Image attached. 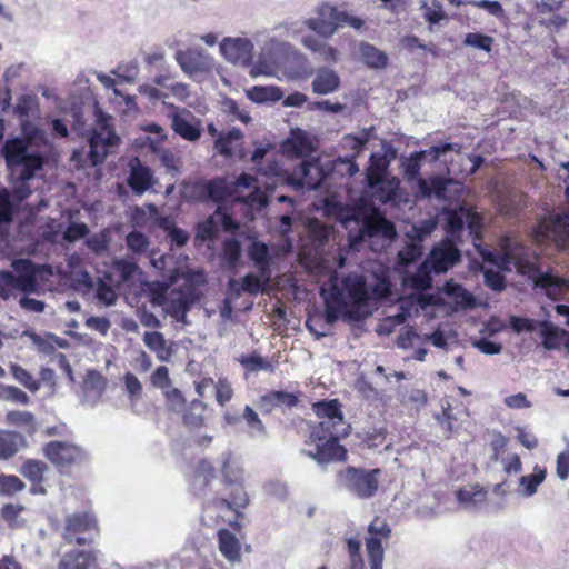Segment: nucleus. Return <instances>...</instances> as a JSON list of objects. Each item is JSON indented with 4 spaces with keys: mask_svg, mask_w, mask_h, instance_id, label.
Segmentation results:
<instances>
[{
    "mask_svg": "<svg viewBox=\"0 0 569 569\" xmlns=\"http://www.w3.org/2000/svg\"><path fill=\"white\" fill-rule=\"evenodd\" d=\"M546 470L535 468L532 475L522 476L519 480V493L523 497H531L537 492L538 487L545 481Z\"/></svg>",
    "mask_w": 569,
    "mask_h": 569,
    "instance_id": "44",
    "label": "nucleus"
},
{
    "mask_svg": "<svg viewBox=\"0 0 569 569\" xmlns=\"http://www.w3.org/2000/svg\"><path fill=\"white\" fill-rule=\"evenodd\" d=\"M246 94L254 103L276 102L283 98V92L276 86H254Z\"/></svg>",
    "mask_w": 569,
    "mask_h": 569,
    "instance_id": "38",
    "label": "nucleus"
},
{
    "mask_svg": "<svg viewBox=\"0 0 569 569\" xmlns=\"http://www.w3.org/2000/svg\"><path fill=\"white\" fill-rule=\"evenodd\" d=\"M46 457L54 465L67 467L80 461L84 453L73 445L51 441L44 447Z\"/></svg>",
    "mask_w": 569,
    "mask_h": 569,
    "instance_id": "22",
    "label": "nucleus"
},
{
    "mask_svg": "<svg viewBox=\"0 0 569 569\" xmlns=\"http://www.w3.org/2000/svg\"><path fill=\"white\" fill-rule=\"evenodd\" d=\"M23 442V437L17 432L0 431V459L13 457Z\"/></svg>",
    "mask_w": 569,
    "mask_h": 569,
    "instance_id": "40",
    "label": "nucleus"
},
{
    "mask_svg": "<svg viewBox=\"0 0 569 569\" xmlns=\"http://www.w3.org/2000/svg\"><path fill=\"white\" fill-rule=\"evenodd\" d=\"M50 144L47 132L32 121H22V133L8 139L1 149L16 199L24 200L32 190L29 181L42 171Z\"/></svg>",
    "mask_w": 569,
    "mask_h": 569,
    "instance_id": "2",
    "label": "nucleus"
},
{
    "mask_svg": "<svg viewBox=\"0 0 569 569\" xmlns=\"http://www.w3.org/2000/svg\"><path fill=\"white\" fill-rule=\"evenodd\" d=\"M319 422L311 428L301 453L319 465L345 460L346 449L338 439L349 433L337 400L321 401L313 405Z\"/></svg>",
    "mask_w": 569,
    "mask_h": 569,
    "instance_id": "3",
    "label": "nucleus"
},
{
    "mask_svg": "<svg viewBox=\"0 0 569 569\" xmlns=\"http://www.w3.org/2000/svg\"><path fill=\"white\" fill-rule=\"evenodd\" d=\"M146 290L153 306L163 307L168 298V287L163 282L152 281L146 284Z\"/></svg>",
    "mask_w": 569,
    "mask_h": 569,
    "instance_id": "53",
    "label": "nucleus"
},
{
    "mask_svg": "<svg viewBox=\"0 0 569 569\" xmlns=\"http://www.w3.org/2000/svg\"><path fill=\"white\" fill-rule=\"evenodd\" d=\"M338 218L345 229L348 231V241L351 249L366 239H381L383 242H391L396 236V227L379 213L365 217L359 209L338 208Z\"/></svg>",
    "mask_w": 569,
    "mask_h": 569,
    "instance_id": "5",
    "label": "nucleus"
},
{
    "mask_svg": "<svg viewBox=\"0 0 569 569\" xmlns=\"http://www.w3.org/2000/svg\"><path fill=\"white\" fill-rule=\"evenodd\" d=\"M46 463L38 460H28L21 467V473L33 482H40L46 470Z\"/></svg>",
    "mask_w": 569,
    "mask_h": 569,
    "instance_id": "55",
    "label": "nucleus"
},
{
    "mask_svg": "<svg viewBox=\"0 0 569 569\" xmlns=\"http://www.w3.org/2000/svg\"><path fill=\"white\" fill-rule=\"evenodd\" d=\"M340 78L329 68H320L312 81V90L319 94H328L338 90Z\"/></svg>",
    "mask_w": 569,
    "mask_h": 569,
    "instance_id": "32",
    "label": "nucleus"
},
{
    "mask_svg": "<svg viewBox=\"0 0 569 569\" xmlns=\"http://www.w3.org/2000/svg\"><path fill=\"white\" fill-rule=\"evenodd\" d=\"M460 251L451 241H442L429 253L415 273L403 277L406 288L425 291L432 286L431 272L443 273L460 261Z\"/></svg>",
    "mask_w": 569,
    "mask_h": 569,
    "instance_id": "6",
    "label": "nucleus"
},
{
    "mask_svg": "<svg viewBox=\"0 0 569 569\" xmlns=\"http://www.w3.org/2000/svg\"><path fill=\"white\" fill-rule=\"evenodd\" d=\"M166 117L170 120V127L182 139L194 142L202 133V121L190 110L163 102Z\"/></svg>",
    "mask_w": 569,
    "mask_h": 569,
    "instance_id": "12",
    "label": "nucleus"
},
{
    "mask_svg": "<svg viewBox=\"0 0 569 569\" xmlns=\"http://www.w3.org/2000/svg\"><path fill=\"white\" fill-rule=\"evenodd\" d=\"M177 61L181 69L193 80L199 81L202 76L213 67V58L197 50L177 53Z\"/></svg>",
    "mask_w": 569,
    "mask_h": 569,
    "instance_id": "19",
    "label": "nucleus"
},
{
    "mask_svg": "<svg viewBox=\"0 0 569 569\" xmlns=\"http://www.w3.org/2000/svg\"><path fill=\"white\" fill-rule=\"evenodd\" d=\"M221 472L227 483L242 486L244 479L243 468L230 451L221 456Z\"/></svg>",
    "mask_w": 569,
    "mask_h": 569,
    "instance_id": "30",
    "label": "nucleus"
},
{
    "mask_svg": "<svg viewBox=\"0 0 569 569\" xmlns=\"http://www.w3.org/2000/svg\"><path fill=\"white\" fill-rule=\"evenodd\" d=\"M455 149L452 143H443L433 146L429 150L418 151L411 153L409 157L401 158V169L403 177L407 181L417 179L418 193L422 198L435 196L439 200L447 199V182L440 177H432L430 179L419 178L422 160L426 156L432 154L433 160L440 156Z\"/></svg>",
    "mask_w": 569,
    "mask_h": 569,
    "instance_id": "7",
    "label": "nucleus"
},
{
    "mask_svg": "<svg viewBox=\"0 0 569 569\" xmlns=\"http://www.w3.org/2000/svg\"><path fill=\"white\" fill-rule=\"evenodd\" d=\"M371 133L372 128L365 129L357 134H346L342 138V147L352 152L349 157L356 158L362 152L366 143L371 137Z\"/></svg>",
    "mask_w": 569,
    "mask_h": 569,
    "instance_id": "45",
    "label": "nucleus"
},
{
    "mask_svg": "<svg viewBox=\"0 0 569 569\" xmlns=\"http://www.w3.org/2000/svg\"><path fill=\"white\" fill-rule=\"evenodd\" d=\"M0 392L2 393V398L8 401L22 405L30 402L29 396L18 387L0 383Z\"/></svg>",
    "mask_w": 569,
    "mask_h": 569,
    "instance_id": "58",
    "label": "nucleus"
},
{
    "mask_svg": "<svg viewBox=\"0 0 569 569\" xmlns=\"http://www.w3.org/2000/svg\"><path fill=\"white\" fill-rule=\"evenodd\" d=\"M359 54L361 60L370 68L379 69L387 66V54L370 43H361Z\"/></svg>",
    "mask_w": 569,
    "mask_h": 569,
    "instance_id": "41",
    "label": "nucleus"
},
{
    "mask_svg": "<svg viewBox=\"0 0 569 569\" xmlns=\"http://www.w3.org/2000/svg\"><path fill=\"white\" fill-rule=\"evenodd\" d=\"M194 302V296L191 290H171L163 305L167 315L179 322H186V316Z\"/></svg>",
    "mask_w": 569,
    "mask_h": 569,
    "instance_id": "23",
    "label": "nucleus"
},
{
    "mask_svg": "<svg viewBox=\"0 0 569 569\" xmlns=\"http://www.w3.org/2000/svg\"><path fill=\"white\" fill-rule=\"evenodd\" d=\"M97 521L90 512H74L67 517L62 537L68 543L87 545L94 538Z\"/></svg>",
    "mask_w": 569,
    "mask_h": 569,
    "instance_id": "13",
    "label": "nucleus"
},
{
    "mask_svg": "<svg viewBox=\"0 0 569 569\" xmlns=\"http://www.w3.org/2000/svg\"><path fill=\"white\" fill-rule=\"evenodd\" d=\"M217 222H221L223 228L228 231L238 229V224L227 213L219 209L214 216L210 217L207 222L200 226L199 236L203 239L210 238L214 232V224Z\"/></svg>",
    "mask_w": 569,
    "mask_h": 569,
    "instance_id": "43",
    "label": "nucleus"
},
{
    "mask_svg": "<svg viewBox=\"0 0 569 569\" xmlns=\"http://www.w3.org/2000/svg\"><path fill=\"white\" fill-rule=\"evenodd\" d=\"M443 292L448 297V299L455 305V308H472L475 306L473 296L462 288L459 283L453 281L446 282L443 287Z\"/></svg>",
    "mask_w": 569,
    "mask_h": 569,
    "instance_id": "35",
    "label": "nucleus"
},
{
    "mask_svg": "<svg viewBox=\"0 0 569 569\" xmlns=\"http://www.w3.org/2000/svg\"><path fill=\"white\" fill-rule=\"evenodd\" d=\"M10 370L13 378L31 392H36L40 389V382L36 380L24 368L12 363L10 366Z\"/></svg>",
    "mask_w": 569,
    "mask_h": 569,
    "instance_id": "52",
    "label": "nucleus"
},
{
    "mask_svg": "<svg viewBox=\"0 0 569 569\" xmlns=\"http://www.w3.org/2000/svg\"><path fill=\"white\" fill-rule=\"evenodd\" d=\"M91 555L86 551L67 553L60 561L58 569H88Z\"/></svg>",
    "mask_w": 569,
    "mask_h": 569,
    "instance_id": "47",
    "label": "nucleus"
},
{
    "mask_svg": "<svg viewBox=\"0 0 569 569\" xmlns=\"http://www.w3.org/2000/svg\"><path fill=\"white\" fill-rule=\"evenodd\" d=\"M113 73L122 81L132 83L139 74V66L137 61L121 63L117 67Z\"/></svg>",
    "mask_w": 569,
    "mask_h": 569,
    "instance_id": "56",
    "label": "nucleus"
},
{
    "mask_svg": "<svg viewBox=\"0 0 569 569\" xmlns=\"http://www.w3.org/2000/svg\"><path fill=\"white\" fill-rule=\"evenodd\" d=\"M80 282L87 287H94L97 299L104 306H113L116 303L118 299L117 292L106 280L99 278L94 283L89 273L83 272Z\"/></svg>",
    "mask_w": 569,
    "mask_h": 569,
    "instance_id": "33",
    "label": "nucleus"
},
{
    "mask_svg": "<svg viewBox=\"0 0 569 569\" xmlns=\"http://www.w3.org/2000/svg\"><path fill=\"white\" fill-rule=\"evenodd\" d=\"M11 271H0V297L8 300L17 292L36 293L39 284V267L29 259H18L11 264Z\"/></svg>",
    "mask_w": 569,
    "mask_h": 569,
    "instance_id": "10",
    "label": "nucleus"
},
{
    "mask_svg": "<svg viewBox=\"0 0 569 569\" xmlns=\"http://www.w3.org/2000/svg\"><path fill=\"white\" fill-rule=\"evenodd\" d=\"M249 240L248 256L260 272L261 278L267 282L270 279V266L273 262V258L278 254L277 250L258 238L250 237Z\"/></svg>",
    "mask_w": 569,
    "mask_h": 569,
    "instance_id": "20",
    "label": "nucleus"
},
{
    "mask_svg": "<svg viewBox=\"0 0 569 569\" xmlns=\"http://www.w3.org/2000/svg\"><path fill=\"white\" fill-rule=\"evenodd\" d=\"M422 292L423 291H416L415 293H410L407 299H400V308L402 311L392 317V322L395 325H401L406 321L413 305H419L420 307H425L427 305V299Z\"/></svg>",
    "mask_w": 569,
    "mask_h": 569,
    "instance_id": "46",
    "label": "nucleus"
},
{
    "mask_svg": "<svg viewBox=\"0 0 569 569\" xmlns=\"http://www.w3.org/2000/svg\"><path fill=\"white\" fill-rule=\"evenodd\" d=\"M391 530L385 520L375 518L369 525L366 548L370 569H382L383 548L382 541L388 540Z\"/></svg>",
    "mask_w": 569,
    "mask_h": 569,
    "instance_id": "15",
    "label": "nucleus"
},
{
    "mask_svg": "<svg viewBox=\"0 0 569 569\" xmlns=\"http://www.w3.org/2000/svg\"><path fill=\"white\" fill-rule=\"evenodd\" d=\"M22 201L16 199L14 189L12 192L7 188L0 189V231L12 221L13 214Z\"/></svg>",
    "mask_w": 569,
    "mask_h": 569,
    "instance_id": "34",
    "label": "nucleus"
},
{
    "mask_svg": "<svg viewBox=\"0 0 569 569\" xmlns=\"http://www.w3.org/2000/svg\"><path fill=\"white\" fill-rule=\"evenodd\" d=\"M539 333L542 338V347L546 350H557L561 347L562 340L569 337V333L561 328H558L550 321L539 322Z\"/></svg>",
    "mask_w": 569,
    "mask_h": 569,
    "instance_id": "31",
    "label": "nucleus"
},
{
    "mask_svg": "<svg viewBox=\"0 0 569 569\" xmlns=\"http://www.w3.org/2000/svg\"><path fill=\"white\" fill-rule=\"evenodd\" d=\"M216 400L226 406L233 397V388L226 378H220L214 386Z\"/></svg>",
    "mask_w": 569,
    "mask_h": 569,
    "instance_id": "60",
    "label": "nucleus"
},
{
    "mask_svg": "<svg viewBox=\"0 0 569 569\" xmlns=\"http://www.w3.org/2000/svg\"><path fill=\"white\" fill-rule=\"evenodd\" d=\"M6 421L16 427H20L28 432L36 430L34 416L29 411H9L6 415Z\"/></svg>",
    "mask_w": 569,
    "mask_h": 569,
    "instance_id": "49",
    "label": "nucleus"
},
{
    "mask_svg": "<svg viewBox=\"0 0 569 569\" xmlns=\"http://www.w3.org/2000/svg\"><path fill=\"white\" fill-rule=\"evenodd\" d=\"M242 132L239 129H231L220 136L214 142V149L219 154L231 157L240 150Z\"/></svg>",
    "mask_w": 569,
    "mask_h": 569,
    "instance_id": "36",
    "label": "nucleus"
},
{
    "mask_svg": "<svg viewBox=\"0 0 569 569\" xmlns=\"http://www.w3.org/2000/svg\"><path fill=\"white\" fill-rule=\"evenodd\" d=\"M129 168L128 184L136 194L141 196L153 186V174L138 158L130 160Z\"/></svg>",
    "mask_w": 569,
    "mask_h": 569,
    "instance_id": "25",
    "label": "nucleus"
},
{
    "mask_svg": "<svg viewBox=\"0 0 569 569\" xmlns=\"http://www.w3.org/2000/svg\"><path fill=\"white\" fill-rule=\"evenodd\" d=\"M123 386L131 405H134L142 396V383L136 375L127 372L123 376Z\"/></svg>",
    "mask_w": 569,
    "mask_h": 569,
    "instance_id": "54",
    "label": "nucleus"
},
{
    "mask_svg": "<svg viewBox=\"0 0 569 569\" xmlns=\"http://www.w3.org/2000/svg\"><path fill=\"white\" fill-rule=\"evenodd\" d=\"M322 182L320 168L311 162H302L295 172V177L290 179L291 186L299 189L315 190Z\"/></svg>",
    "mask_w": 569,
    "mask_h": 569,
    "instance_id": "26",
    "label": "nucleus"
},
{
    "mask_svg": "<svg viewBox=\"0 0 569 569\" xmlns=\"http://www.w3.org/2000/svg\"><path fill=\"white\" fill-rule=\"evenodd\" d=\"M223 258L230 264L234 266L238 261L241 252V247L238 240L230 238L223 242Z\"/></svg>",
    "mask_w": 569,
    "mask_h": 569,
    "instance_id": "64",
    "label": "nucleus"
},
{
    "mask_svg": "<svg viewBox=\"0 0 569 569\" xmlns=\"http://www.w3.org/2000/svg\"><path fill=\"white\" fill-rule=\"evenodd\" d=\"M368 187L375 200L396 206L400 199V181L395 177L367 179Z\"/></svg>",
    "mask_w": 569,
    "mask_h": 569,
    "instance_id": "21",
    "label": "nucleus"
},
{
    "mask_svg": "<svg viewBox=\"0 0 569 569\" xmlns=\"http://www.w3.org/2000/svg\"><path fill=\"white\" fill-rule=\"evenodd\" d=\"M482 257L500 270L516 269L519 273L528 276L535 286L543 289L552 300H565L569 297V280L551 273H538L535 268L536 256L517 240L506 238L501 241L499 253L482 252Z\"/></svg>",
    "mask_w": 569,
    "mask_h": 569,
    "instance_id": "4",
    "label": "nucleus"
},
{
    "mask_svg": "<svg viewBox=\"0 0 569 569\" xmlns=\"http://www.w3.org/2000/svg\"><path fill=\"white\" fill-rule=\"evenodd\" d=\"M94 116L96 121L91 130H86L79 118H77L73 129L79 134L88 136V154L92 164L97 166L102 163L109 153L113 152L120 142V138L114 132L110 116L104 114L99 109H96Z\"/></svg>",
    "mask_w": 569,
    "mask_h": 569,
    "instance_id": "8",
    "label": "nucleus"
},
{
    "mask_svg": "<svg viewBox=\"0 0 569 569\" xmlns=\"http://www.w3.org/2000/svg\"><path fill=\"white\" fill-rule=\"evenodd\" d=\"M219 49L223 58L233 64L249 66L253 58V43L244 37H226Z\"/></svg>",
    "mask_w": 569,
    "mask_h": 569,
    "instance_id": "16",
    "label": "nucleus"
},
{
    "mask_svg": "<svg viewBox=\"0 0 569 569\" xmlns=\"http://www.w3.org/2000/svg\"><path fill=\"white\" fill-rule=\"evenodd\" d=\"M347 549L350 559L349 569H365V562L360 555V542L350 538L347 540Z\"/></svg>",
    "mask_w": 569,
    "mask_h": 569,
    "instance_id": "62",
    "label": "nucleus"
},
{
    "mask_svg": "<svg viewBox=\"0 0 569 569\" xmlns=\"http://www.w3.org/2000/svg\"><path fill=\"white\" fill-rule=\"evenodd\" d=\"M108 379L97 370H89L83 380L84 401L94 407L106 392Z\"/></svg>",
    "mask_w": 569,
    "mask_h": 569,
    "instance_id": "27",
    "label": "nucleus"
},
{
    "mask_svg": "<svg viewBox=\"0 0 569 569\" xmlns=\"http://www.w3.org/2000/svg\"><path fill=\"white\" fill-rule=\"evenodd\" d=\"M437 227V222L433 219H427L419 223H412L406 227L405 233L409 239L422 240V238L429 236Z\"/></svg>",
    "mask_w": 569,
    "mask_h": 569,
    "instance_id": "51",
    "label": "nucleus"
},
{
    "mask_svg": "<svg viewBox=\"0 0 569 569\" xmlns=\"http://www.w3.org/2000/svg\"><path fill=\"white\" fill-rule=\"evenodd\" d=\"M379 470H365L355 467H348L337 472V486L345 489L358 498H370L378 490Z\"/></svg>",
    "mask_w": 569,
    "mask_h": 569,
    "instance_id": "11",
    "label": "nucleus"
},
{
    "mask_svg": "<svg viewBox=\"0 0 569 569\" xmlns=\"http://www.w3.org/2000/svg\"><path fill=\"white\" fill-rule=\"evenodd\" d=\"M422 253V248L420 246V240L410 239V242L406 246V248L399 251V261L402 264H409L419 258Z\"/></svg>",
    "mask_w": 569,
    "mask_h": 569,
    "instance_id": "57",
    "label": "nucleus"
},
{
    "mask_svg": "<svg viewBox=\"0 0 569 569\" xmlns=\"http://www.w3.org/2000/svg\"><path fill=\"white\" fill-rule=\"evenodd\" d=\"M24 483L17 476H1L0 477V493L13 495L21 491Z\"/></svg>",
    "mask_w": 569,
    "mask_h": 569,
    "instance_id": "63",
    "label": "nucleus"
},
{
    "mask_svg": "<svg viewBox=\"0 0 569 569\" xmlns=\"http://www.w3.org/2000/svg\"><path fill=\"white\" fill-rule=\"evenodd\" d=\"M539 322L529 318L509 317V327L517 333L532 332L539 327Z\"/></svg>",
    "mask_w": 569,
    "mask_h": 569,
    "instance_id": "61",
    "label": "nucleus"
},
{
    "mask_svg": "<svg viewBox=\"0 0 569 569\" xmlns=\"http://www.w3.org/2000/svg\"><path fill=\"white\" fill-rule=\"evenodd\" d=\"M535 240L543 242L552 240L558 247H569V213L551 216L540 220L535 230Z\"/></svg>",
    "mask_w": 569,
    "mask_h": 569,
    "instance_id": "14",
    "label": "nucleus"
},
{
    "mask_svg": "<svg viewBox=\"0 0 569 569\" xmlns=\"http://www.w3.org/2000/svg\"><path fill=\"white\" fill-rule=\"evenodd\" d=\"M220 552L229 561H238L240 559V542L238 538L227 529L218 532Z\"/></svg>",
    "mask_w": 569,
    "mask_h": 569,
    "instance_id": "37",
    "label": "nucleus"
},
{
    "mask_svg": "<svg viewBox=\"0 0 569 569\" xmlns=\"http://www.w3.org/2000/svg\"><path fill=\"white\" fill-rule=\"evenodd\" d=\"M146 347L152 351L161 362L171 360L173 350L171 342L159 331H146L142 337Z\"/></svg>",
    "mask_w": 569,
    "mask_h": 569,
    "instance_id": "29",
    "label": "nucleus"
},
{
    "mask_svg": "<svg viewBox=\"0 0 569 569\" xmlns=\"http://www.w3.org/2000/svg\"><path fill=\"white\" fill-rule=\"evenodd\" d=\"M39 110V100L34 94H22L18 98L17 104L14 106V114L20 119V126L22 121H30L29 118L33 117Z\"/></svg>",
    "mask_w": 569,
    "mask_h": 569,
    "instance_id": "42",
    "label": "nucleus"
},
{
    "mask_svg": "<svg viewBox=\"0 0 569 569\" xmlns=\"http://www.w3.org/2000/svg\"><path fill=\"white\" fill-rule=\"evenodd\" d=\"M446 221V231L456 236L459 231L462 230L463 226H467L469 229V233L475 237V240L478 238L481 226L480 216L467 208H459V210H449L443 213Z\"/></svg>",
    "mask_w": 569,
    "mask_h": 569,
    "instance_id": "18",
    "label": "nucleus"
},
{
    "mask_svg": "<svg viewBox=\"0 0 569 569\" xmlns=\"http://www.w3.org/2000/svg\"><path fill=\"white\" fill-rule=\"evenodd\" d=\"M389 292L388 272L381 267L372 272L351 273L341 279L330 274L328 283L320 289L325 313L309 317L306 327L316 338L326 337L338 320L356 322L368 317L371 313L369 300L385 298Z\"/></svg>",
    "mask_w": 569,
    "mask_h": 569,
    "instance_id": "1",
    "label": "nucleus"
},
{
    "mask_svg": "<svg viewBox=\"0 0 569 569\" xmlns=\"http://www.w3.org/2000/svg\"><path fill=\"white\" fill-rule=\"evenodd\" d=\"M466 415V408L461 403L453 405L446 401L442 405L441 413L435 416L441 428L448 433H452L459 427V422Z\"/></svg>",
    "mask_w": 569,
    "mask_h": 569,
    "instance_id": "28",
    "label": "nucleus"
},
{
    "mask_svg": "<svg viewBox=\"0 0 569 569\" xmlns=\"http://www.w3.org/2000/svg\"><path fill=\"white\" fill-rule=\"evenodd\" d=\"M457 499L466 509L477 508L486 500V492L478 485L467 486L458 490Z\"/></svg>",
    "mask_w": 569,
    "mask_h": 569,
    "instance_id": "39",
    "label": "nucleus"
},
{
    "mask_svg": "<svg viewBox=\"0 0 569 569\" xmlns=\"http://www.w3.org/2000/svg\"><path fill=\"white\" fill-rule=\"evenodd\" d=\"M243 419L249 429V435L252 438H264L267 435L263 422L260 420L258 413L249 406L244 407Z\"/></svg>",
    "mask_w": 569,
    "mask_h": 569,
    "instance_id": "48",
    "label": "nucleus"
},
{
    "mask_svg": "<svg viewBox=\"0 0 569 569\" xmlns=\"http://www.w3.org/2000/svg\"><path fill=\"white\" fill-rule=\"evenodd\" d=\"M481 270L485 277V282L488 287L495 291H502L505 289V279L499 270H495L492 267L487 266H482Z\"/></svg>",
    "mask_w": 569,
    "mask_h": 569,
    "instance_id": "59",
    "label": "nucleus"
},
{
    "mask_svg": "<svg viewBox=\"0 0 569 569\" xmlns=\"http://www.w3.org/2000/svg\"><path fill=\"white\" fill-rule=\"evenodd\" d=\"M206 191L208 197L216 201L221 200L226 191L237 201L257 210H261L268 203L266 193L257 184V179L248 173H242L232 186H227L222 180L211 181L206 186Z\"/></svg>",
    "mask_w": 569,
    "mask_h": 569,
    "instance_id": "9",
    "label": "nucleus"
},
{
    "mask_svg": "<svg viewBox=\"0 0 569 569\" xmlns=\"http://www.w3.org/2000/svg\"><path fill=\"white\" fill-rule=\"evenodd\" d=\"M396 157L397 150L393 146L388 142H382L380 150L370 156L369 166L366 169V178L389 177L388 168Z\"/></svg>",
    "mask_w": 569,
    "mask_h": 569,
    "instance_id": "24",
    "label": "nucleus"
},
{
    "mask_svg": "<svg viewBox=\"0 0 569 569\" xmlns=\"http://www.w3.org/2000/svg\"><path fill=\"white\" fill-rule=\"evenodd\" d=\"M317 18L306 20L308 28L323 38H330L341 27L340 19H345L342 11L327 3L321 4L317 10Z\"/></svg>",
    "mask_w": 569,
    "mask_h": 569,
    "instance_id": "17",
    "label": "nucleus"
},
{
    "mask_svg": "<svg viewBox=\"0 0 569 569\" xmlns=\"http://www.w3.org/2000/svg\"><path fill=\"white\" fill-rule=\"evenodd\" d=\"M126 244H127L129 251H131L134 254L140 256L148 251L150 241H149V238L144 233L134 230L127 234Z\"/></svg>",
    "mask_w": 569,
    "mask_h": 569,
    "instance_id": "50",
    "label": "nucleus"
}]
</instances>
